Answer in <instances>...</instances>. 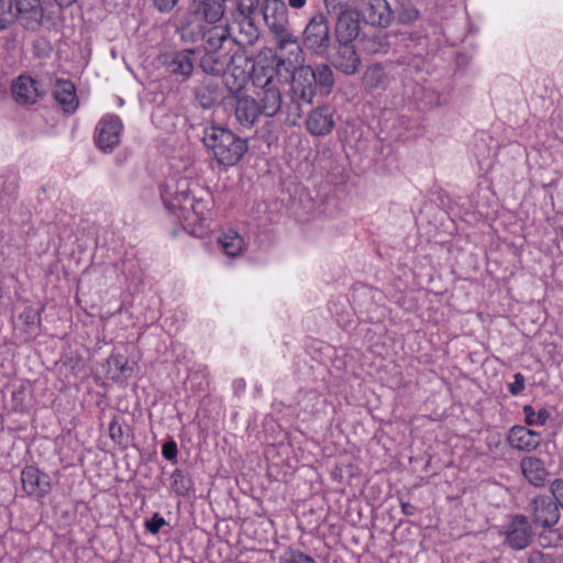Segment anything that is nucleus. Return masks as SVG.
<instances>
[{
    "label": "nucleus",
    "instance_id": "10",
    "mask_svg": "<svg viewBox=\"0 0 563 563\" xmlns=\"http://www.w3.org/2000/svg\"><path fill=\"white\" fill-rule=\"evenodd\" d=\"M331 64L338 71L352 76L358 71L362 60L353 43H335Z\"/></svg>",
    "mask_w": 563,
    "mask_h": 563
},
{
    "label": "nucleus",
    "instance_id": "40",
    "mask_svg": "<svg viewBox=\"0 0 563 563\" xmlns=\"http://www.w3.org/2000/svg\"><path fill=\"white\" fill-rule=\"evenodd\" d=\"M528 563H556V560L549 553L533 551L529 555Z\"/></svg>",
    "mask_w": 563,
    "mask_h": 563
},
{
    "label": "nucleus",
    "instance_id": "47",
    "mask_svg": "<svg viewBox=\"0 0 563 563\" xmlns=\"http://www.w3.org/2000/svg\"><path fill=\"white\" fill-rule=\"evenodd\" d=\"M59 9H67L73 7L77 0H54Z\"/></svg>",
    "mask_w": 563,
    "mask_h": 563
},
{
    "label": "nucleus",
    "instance_id": "5",
    "mask_svg": "<svg viewBox=\"0 0 563 563\" xmlns=\"http://www.w3.org/2000/svg\"><path fill=\"white\" fill-rule=\"evenodd\" d=\"M529 512L536 526L551 528L560 520V510L553 496L538 495L528 505Z\"/></svg>",
    "mask_w": 563,
    "mask_h": 563
},
{
    "label": "nucleus",
    "instance_id": "2",
    "mask_svg": "<svg viewBox=\"0 0 563 563\" xmlns=\"http://www.w3.org/2000/svg\"><path fill=\"white\" fill-rule=\"evenodd\" d=\"M162 198L168 209L179 210L181 217L187 221H195L192 217L198 220H202L205 217L201 201H196L191 197L190 181L187 178H180L175 184L166 185Z\"/></svg>",
    "mask_w": 563,
    "mask_h": 563
},
{
    "label": "nucleus",
    "instance_id": "20",
    "mask_svg": "<svg viewBox=\"0 0 563 563\" xmlns=\"http://www.w3.org/2000/svg\"><path fill=\"white\" fill-rule=\"evenodd\" d=\"M306 126L312 135L329 134L334 128L333 110L329 106L316 108L309 113Z\"/></svg>",
    "mask_w": 563,
    "mask_h": 563
},
{
    "label": "nucleus",
    "instance_id": "12",
    "mask_svg": "<svg viewBox=\"0 0 563 563\" xmlns=\"http://www.w3.org/2000/svg\"><path fill=\"white\" fill-rule=\"evenodd\" d=\"M194 56V49H183L175 53L164 54L162 56V63L169 74L179 77L181 81H185L192 74L195 64Z\"/></svg>",
    "mask_w": 563,
    "mask_h": 563
},
{
    "label": "nucleus",
    "instance_id": "15",
    "mask_svg": "<svg viewBox=\"0 0 563 563\" xmlns=\"http://www.w3.org/2000/svg\"><path fill=\"white\" fill-rule=\"evenodd\" d=\"M280 64L288 62L298 65L303 62V51L291 30L274 36Z\"/></svg>",
    "mask_w": 563,
    "mask_h": 563
},
{
    "label": "nucleus",
    "instance_id": "49",
    "mask_svg": "<svg viewBox=\"0 0 563 563\" xmlns=\"http://www.w3.org/2000/svg\"><path fill=\"white\" fill-rule=\"evenodd\" d=\"M295 122H296V121H295V119H294V120L289 121V124H290V125H294V124H295Z\"/></svg>",
    "mask_w": 563,
    "mask_h": 563
},
{
    "label": "nucleus",
    "instance_id": "4",
    "mask_svg": "<svg viewBox=\"0 0 563 563\" xmlns=\"http://www.w3.org/2000/svg\"><path fill=\"white\" fill-rule=\"evenodd\" d=\"M261 76L255 73L253 81L262 91L257 93L261 114L266 117H275L282 109V93L278 86V80L274 79V70L272 68H262Z\"/></svg>",
    "mask_w": 563,
    "mask_h": 563
},
{
    "label": "nucleus",
    "instance_id": "37",
    "mask_svg": "<svg viewBox=\"0 0 563 563\" xmlns=\"http://www.w3.org/2000/svg\"><path fill=\"white\" fill-rule=\"evenodd\" d=\"M550 490L556 505L563 509V479H554L550 485Z\"/></svg>",
    "mask_w": 563,
    "mask_h": 563
},
{
    "label": "nucleus",
    "instance_id": "11",
    "mask_svg": "<svg viewBox=\"0 0 563 563\" xmlns=\"http://www.w3.org/2000/svg\"><path fill=\"white\" fill-rule=\"evenodd\" d=\"M15 21L26 29L37 27L44 16L41 0H10Z\"/></svg>",
    "mask_w": 563,
    "mask_h": 563
},
{
    "label": "nucleus",
    "instance_id": "43",
    "mask_svg": "<svg viewBox=\"0 0 563 563\" xmlns=\"http://www.w3.org/2000/svg\"><path fill=\"white\" fill-rule=\"evenodd\" d=\"M163 456L166 459V460H174L177 455V445L174 441H169V442H166L164 445H163Z\"/></svg>",
    "mask_w": 563,
    "mask_h": 563
},
{
    "label": "nucleus",
    "instance_id": "31",
    "mask_svg": "<svg viewBox=\"0 0 563 563\" xmlns=\"http://www.w3.org/2000/svg\"><path fill=\"white\" fill-rule=\"evenodd\" d=\"M108 365L112 373V378L117 380L128 378L133 373V366L129 364V361L123 355H112L108 360Z\"/></svg>",
    "mask_w": 563,
    "mask_h": 563
},
{
    "label": "nucleus",
    "instance_id": "27",
    "mask_svg": "<svg viewBox=\"0 0 563 563\" xmlns=\"http://www.w3.org/2000/svg\"><path fill=\"white\" fill-rule=\"evenodd\" d=\"M227 65V55L209 52L201 56L199 60V67L205 74L209 75H220L225 70Z\"/></svg>",
    "mask_w": 563,
    "mask_h": 563
},
{
    "label": "nucleus",
    "instance_id": "35",
    "mask_svg": "<svg viewBox=\"0 0 563 563\" xmlns=\"http://www.w3.org/2000/svg\"><path fill=\"white\" fill-rule=\"evenodd\" d=\"M352 0H323L324 7L329 14L351 9L350 3Z\"/></svg>",
    "mask_w": 563,
    "mask_h": 563
},
{
    "label": "nucleus",
    "instance_id": "14",
    "mask_svg": "<svg viewBox=\"0 0 563 563\" xmlns=\"http://www.w3.org/2000/svg\"><path fill=\"white\" fill-rule=\"evenodd\" d=\"M122 123L118 117L109 115L103 118L96 129V143L99 148L106 151L119 144Z\"/></svg>",
    "mask_w": 563,
    "mask_h": 563
},
{
    "label": "nucleus",
    "instance_id": "46",
    "mask_svg": "<svg viewBox=\"0 0 563 563\" xmlns=\"http://www.w3.org/2000/svg\"><path fill=\"white\" fill-rule=\"evenodd\" d=\"M401 510L407 516H412L416 511V507L410 503H401Z\"/></svg>",
    "mask_w": 563,
    "mask_h": 563
},
{
    "label": "nucleus",
    "instance_id": "44",
    "mask_svg": "<svg viewBox=\"0 0 563 563\" xmlns=\"http://www.w3.org/2000/svg\"><path fill=\"white\" fill-rule=\"evenodd\" d=\"M419 15V11L413 7L404 8L402 12L400 13V19L404 22H411L415 21Z\"/></svg>",
    "mask_w": 563,
    "mask_h": 563
},
{
    "label": "nucleus",
    "instance_id": "23",
    "mask_svg": "<svg viewBox=\"0 0 563 563\" xmlns=\"http://www.w3.org/2000/svg\"><path fill=\"white\" fill-rule=\"evenodd\" d=\"M53 96L66 113L74 112L78 107L75 86L68 80H57L53 89Z\"/></svg>",
    "mask_w": 563,
    "mask_h": 563
},
{
    "label": "nucleus",
    "instance_id": "16",
    "mask_svg": "<svg viewBox=\"0 0 563 563\" xmlns=\"http://www.w3.org/2000/svg\"><path fill=\"white\" fill-rule=\"evenodd\" d=\"M12 96L20 104H34L44 95L40 84L30 76L21 75L12 84Z\"/></svg>",
    "mask_w": 563,
    "mask_h": 563
},
{
    "label": "nucleus",
    "instance_id": "24",
    "mask_svg": "<svg viewBox=\"0 0 563 563\" xmlns=\"http://www.w3.org/2000/svg\"><path fill=\"white\" fill-rule=\"evenodd\" d=\"M230 7H233V2L229 0H201L198 11L206 22L213 24L223 18L225 8L229 10Z\"/></svg>",
    "mask_w": 563,
    "mask_h": 563
},
{
    "label": "nucleus",
    "instance_id": "22",
    "mask_svg": "<svg viewBox=\"0 0 563 563\" xmlns=\"http://www.w3.org/2000/svg\"><path fill=\"white\" fill-rule=\"evenodd\" d=\"M520 470L526 481L534 487H543L549 472L542 460L536 456H526L520 461Z\"/></svg>",
    "mask_w": 563,
    "mask_h": 563
},
{
    "label": "nucleus",
    "instance_id": "9",
    "mask_svg": "<svg viewBox=\"0 0 563 563\" xmlns=\"http://www.w3.org/2000/svg\"><path fill=\"white\" fill-rule=\"evenodd\" d=\"M358 12L345 9L338 13L334 23L335 43H353L360 34Z\"/></svg>",
    "mask_w": 563,
    "mask_h": 563
},
{
    "label": "nucleus",
    "instance_id": "3",
    "mask_svg": "<svg viewBox=\"0 0 563 563\" xmlns=\"http://www.w3.org/2000/svg\"><path fill=\"white\" fill-rule=\"evenodd\" d=\"M301 42L312 55L321 57L328 54L331 47V27L323 12L317 11L308 19Z\"/></svg>",
    "mask_w": 563,
    "mask_h": 563
},
{
    "label": "nucleus",
    "instance_id": "45",
    "mask_svg": "<svg viewBox=\"0 0 563 563\" xmlns=\"http://www.w3.org/2000/svg\"><path fill=\"white\" fill-rule=\"evenodd\" d=\"M109 432L112 439H117L122 435L121 427L117 422H111Z\"/></svg>",
    "mask_w": 563,
    "mask_h": 563
},
{
    "label": "nucleus",
    "instance_id": "32",
    "mask_svg": "<svg viewBox=\"0 0 563 563\" xmlns=\"http://www.w3.org/2000/svg\"><path fill=\"white\" fill-rule=\"evenodd\" d=\"M190 482L180 470H175L170 476L172 489L180 496H185L189 490Z\"/></svg>",
    "mask_w": 563,
    "mask_h": 563
},
{
    "label": "nucleus",
    "instance_id": "13",
    "mask_svg": "<svg viewBox=\"0 0 563 563\" xmlns=\"http://www.w3.org/2000/svg\"><path fill=\"white\" fill-rule=\"evenodd\" d=\"M361 13L366 23L386 27L393 20V11L387 0H361Z\"/></svg>",
    "mask_w": 563,
    "mask_h": 563
},
{
    "label": "nucleus",
    "instance_id": "41",
    "mask_svg": "<svg viewBox=\"0 0 563 563\" xmlns=\"http://www.w3.org/2000/svg\"><path fill=\"white\" fill-rule=\"evenodd\" d=\"M508 389L511 395H519L525 389V376L521 373L515 374L514 382L508 385Z\"/></svg>",
    "mask_w": 563,
    "mask_h": 563
},
{
    "label": "nucleus",
    "instance_id": "21",
    "mask_svg": "<svg viewBox=\"0 0 563 563\" xmlns=\"http://www.w3.org/2000/svg\"><path fill=\"white\" fill-rule=\"evenodd\" d=\"M222 91L219 79H205L196 88L195 99L202 109H210L222 98Z\"/></svg>",
    "mask_w": 563,
    "mask_h": 563
},
{
    "label": "nucleus",
    "instance_id": "6",
    "mask_svg": "<svg viewBox=\"0 0 563 563\" xmlns=\"http://www.w3.org/2000/svg\"><path fill=\"white\" fill-rule=\"evenodd\" d=\"M225 104L233 111L236 123L244 129L252 128L261 114L257 100L251 96H231Z\"/></svg>",
    "mask_w": 563,
    "mask_h": 563
},
{
    "label": "nucleus",
    "instance_id": "19",
    "mask_svg": "<svg viewBox=\"0 0 563 563\" xmlns=\"http://www.w3.org/2000/svg\"><path fill=\"white\" fill-rule=\"evenodd\" d=\"M507 440L512 449L531 452L540 445L541 435L523 426H514L508 432Z\"/></svg>",
    "mask_w": 563,
    "mask_h": 563
},
{
    "label": "nucleus",
    "instance_id": "28",
    "mask_svg": "<svg viewBox=\"0 0 563 563\" xmlns=\"http://www.w3.org/2000/svg\"><path fill=\"white\" fill-rule=\"evenodd\" d=\"M218 241L223 252L230 257L240 255L244 247L243 238L233 230L220 234Z\"/></svg>",
    "mask_w": 563,
    "mask_h": 563
},
{
    "label": "nucleus",
    "instance_id": "38",
    "mask_svg": "<svg viewBox=\"0 0 563 563\" xmlns=\"http://www.w3.org/2000/svg\"><path fill=\"white\" fill-rule=\"evenodd\" d=\"M165 525L166 520L158 514H154L153 517L145 522L146 529L153 534L158 533L161 528Z\"/></svg>",
    "mask_w": 563,
    "mask_h": 563
},
{
    "label": "nucleus",
    "instance_id": "29",
    "mask_svg": "<svg viewBox=\"0 0 563 563\" xmlns=\"http://www.w3.org/2000/svg\"><path fill=\"white\" fill-rule=\"evenodd\" d=\"M316 78V88L319 87L325 95L332 91L334 86V76L328 64L321 63L313 68Z\"/></svg>",
    "mask_w": 563,
    "mask_h": 563
},
{
    "label": "nucleus",
    "instance_id": "7",
    "mask_svg": "<svg viewBox=\"0 0 563 563\" xmlns=\"http://www.w3.org/2000/svg\"><path fill=\"white\" fill-rule=\"evenodd\" d=\"M261 10L263 20L273 36L290 30L288 10L283 0H264Z\"/></svg>",
    "mask_w": 563,
    "mask_h": 563
},
{
    "label": "nucleus",
    "instance_id": "39",
    "mask_svg": "<svg viewBox=\"0 0 563 563\" xmlns=\"http://www.w3.org/2000/svg\"><path fill=\"white\" fill-rule=\"evenodd\" d=\"M283 563H316V561L302 553V552H290L287 556L284 558Z\"/></svg>",
    "mask_w": 563,
    "mask_h": 563
},
{
    "label": "nucleus",
    "instance_id": "33",
    "mask_svg": "<svg viewBox=\"0 0 563 563\" xmlns=\"http://www.w3.org/2000/svg\"><path fill=\"white\" fill-rule=\"evenodd\" d=\"M15 22L11 1L0 0V31L10 27Z\"/></svg>",
    "mask_w": 563,
    "mask_h": 563
},
{
    "label": "nucleus",
    "instance_id": "34",
    "mask_svg": "<svg viewBox=\"0 0 563 563\" xmlns=\"http://www.w3.org/2000/svg\"><path fill=\"white\" fill-rule=\"evenodd\" d=\"M523 412H525L526 423L529 426H532L536 423L544 424L550 417V413L547 409L542 408L538 411V413H536L532 406H530V405H526L523 407Z\"/></svg>",
    "mask_w": 563,
    "mask_h": 563
},
{
    "label": "nucleus",
    "instance_id": "48",
    "mask_svg": "<svg viewBox=\"0 0 563 563\" xmlns=\"http://www.w3.org/2000/svg\"><path fill=\"white\" fill-rule=\"evenodd\" d=\"M307 0H288V4L292 9H302L306 5Z\"/></svg>",
    "mask_w": 563,
    "mask_h": 563
},
{
    "label": "nucleus",
    "instance_id": "25",
    "mask_svg": "<svg viewBox=\"0 0 563 563\" xmlns=\"http://www.w3.org/2000/svg\"><path fill=\"white\" fill-rule=\"evenodd\" d=\"M244 47L236 46L231 55L227 56L225 70L232 73L235 78H245L250 71L252 60L243 49Z\"/></svg>",
    "mask_w": 563,
    "mask_h": 563
},
{
    "label": "nucleus",
    "instance_id": "36",
    "mask_svg": "<svg viewBox=\"0 0 563 563\" xmlns=\"http://www.w3.org/2000/svg\"><path fill=\"white\" fill-rule=\"evenodd\" d=\"M26 327H34L38 322V312L32 307H26L20 316Z\"/></svg>",
    "mask_w": 563,
    "mask_h": 563
},
{
    "label": "nucleus",
    "instance_id": "30",
    "mask_svg": "<svg viewBox=\"0 0 563 563\" xmlns=\"http://www.w3.org/2000/svg\"><path fill=\"white\" fill-rule=\"evenodd\" d=\"M385 73L384 69L377 65H371L363 74L362 84L366 91H374L384 85Z\"/></svg>",
    "mask_w": 563,
    "mask_h": 563
},
{
    "label": "nucleus",
    "instance_id": "26",
    "mask_svg": "<svg viewBox=\"0 0 563 563\" xmlns=\"http://www.w3.org/2000/svg\"><path fill=\"white\" fill-rule=\"evenodd\" d=\"M206 51L220 53L227 46H233L230 42V31L224 26H213L208 30L205 35Z\"/></svg>",
    "mask_w": 563,
    "mask_h": 563
},
{
    "label": "nucleus",
    "instance_id": "17",
    "mask_svg": "<svg viewBox=\"0 0 563 563\" xmlns=\"http://www.w3.org/2000/svg\"><path fill=\"white\" fill-rule=\"evenodd\" d=\"M24 492L36 498L44 497L49 492L48 476L34 466H26L21 473Z\"/></svg>",
    "mask_w": 563,
    "mask_h": 563
},
{
    "label": "nucleus",
    "instance_id": "8",
    "mask_svg": "<svg viewBox=\"0 0 563 563\" xmlns=\"http://www.w3.org/2000/svg\"><path fill=\"white\" fill-rule=\"evenodd\" d=\"M292 91L305 103L310 104L316 96V78L309 65L295 66L291 71Z\"/></svg>",
    "mask_w": 563,
    "mask_h": 563
},
{
    "label": "nucleus",
    "instance_id": "18",
    "mask_svg": "<svg viewBox=\"0 0 563 563\" xmlns=\"http://www.w3.org/2000/svg\"><path fill=\"white\" fill-rule=\"evenodd\" d=\"M531 540V531L528 519L525 516H516L509 522L506 531V542L514 550H522Z\"/></svg>",
    "mask_w": 563,
    "mask_h": 563
},
{
    "label": "nucleus",
    "instance_id": "1",
    "mask_svg": "<svg viewBox=\"0 0 563 563\" xmlns=\"http://www.w3.org/2000/svg\"><path fill=\"white\" fill-rule=\"evenodd\" d=\"M205 145L222 165H235L246 152V143L228 129L211 126L205 130Z\"/></svg>",
    "mask_w": 563,
    "mask_h": 563
},
{
    "label": "nucleus",
    "instance_id": "42",
    "mask_svg": "<svg viewBox=\"0 0 563 563\" xmlns=\"http://www.w3.org/2000/svg\"><path fill=\"white\" fill-rule=\"evenodd\" d=\"M153 5L162 13L170 12L178 3V0H152Z\"/></svg>",
    "mask_w": 563,
    "mask_h": 563
}]
</instances>
